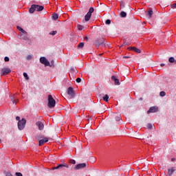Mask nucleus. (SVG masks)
I'll use <instances>...</instances> for the list:
<instances>
[{
  "mask_svg": "<svg viewBox=\"0 0 176 176\" xmlns=\"http://www.w3.org/2000/svg\"><path fill=\"white\" fill-rule=\"evenodd\" d=\"M15 175H16V176H23V174H21V173H16Z\"/></svg>",
  "mask_w": 176,
  "mask_h": 176,
  "instance_id": "obj_39",
  "label": "nucleus"
},
{
  "mask_svg": "<svg viewBox=\"0 0 176 176\" xmlns=\"http://www.w3.org/2000/svg\"><path fill=\"white\" fill-rule=\"evenodd\" d=\"M69 163L71 164H75L76 163V162L75 161V160H70Z\"/></svg>",
  "mask_w": 176,
  "mask_h": 176,
  "instance_id": "obj_32",
  "label": "nucleus"
},
{
  "mask_svg": "<svg viewBox=\"0 0 176 176\" xmlns=\"http://www.w3.org/2000/svg\"><path fill=\"white\" fill-rule=\"evenodd\" d=\"M16 120H18L19 122H20V117L16 116Z\"/></svg>",
  "mask_w": 176,
  "mask_h": 176,
  "instance_id": "obj_43",
  "label": "nucleus"
},
{
  "mask_svg": "<svg viewBox=\"0 0 176 176\" xmlns=\"http://www.w3.org/2000/svg\"><path fill=\"white\" fill-rule=\"evenodd\" d=\"M45 9V7L43 6L36 5V12H42Z\"/></svg>",
  "mask_w": 176,
  "mask_h": 176,
  "instance_id": "obj_17",
  "label": "nucleus"
},
{
  "mask_svg": "<svg viewBox=\"0 0 176 176\" xmlns=\"http://www.w3.org/2000/svg\"><path fill=\"white\" fill-rule=\"evenodd\" d=\"M32 58V55H28L26 58L27 60H31Z\"/></svg>",
  "mask_w": 176,
  "mask_h": 176,
  "instance_id": "obj_37",
  "label": "nucleus"
},
{
  "mask_svg": "<svg viewBox=\"0 0 176 176\" xmlns=\"http://www.w3.org/2000/svg\"><path fill=\"white\" fill-rule=\"evenodd\" d=\"M64 167L68 168L69 166L67 164H60L58 166L54 167L53 170H58V168H64Z\"/></svg>",
  "mask_w": 176,
  "mask_h": 176,
  "instance_id": "obj_11",
  "label": "nucleus"
},
{
  "mask_svg": "<svg viewBox=\"0 0 176 176\" xmlns=\"http://www.w3.org/2000/svg\"><path fill=\"white\" fill-rule=\"evenodd\" d=\"M6 176H12V173H7L6 174Z\"/></svg>",
  "mask_w": 176,
  "mask_h": 176,
  "instance_id": "obj_41",
  "label": "nucleus"
},
{
  "mask_svg": "<svg viewBox=\"0 0 176 176\" xmlns=\"http://www.w3.org/2000/svg\"><path fill=\"white\" fill-rule=\"evenodd\" d=\"M22 39H23V41H28V37L27 36H23V37H22Z\"/></svg>",
  "mask_w": 176,
  "mask_h": 176,
  "instance_id": "obj_36",
  "label": "nucleus"
},
{
  "mask_svg": "<svg viewBox=\"0 0 176 176\" xmlns=\"http://www.w3.org/2000/svg\"><path fill=\"white\" fill-rule=\"evenodd\" d=\"M160 66H161V67H164V63H161V64H160Z\"/></svg>",
  "mask_w": 176,
  "mask_h": 176,
  "instance_id": "obj_49",
  "label": "nucleus"
},
{
  "mask_svg": "<svg viewBox=\"0 0 176 176\" xmlns=\"http://www.w3.org/2000/svg\"><path fill=\"white\" fill-rule=\"evenodd\" d=\"M48 141H49V138H47L40 140H39V146H42V145H43V144L48 142Z\"/></svg>",
  "mask_w": 176,
  "mask_h": 176,
  "instance_id": "obj_13",
  "label": "nucleus"
},
{
  "mask_svg": "<svg viewBox=\"0 0 176 176\" xmlns=\"http://www.w3.org/2000/svg\"><path fill=\"white\" fill-rule=\"evenodd\" d=\"M23 76L25 78L26 80H28L30 79V77H28V74L27 73L24 72L23 73Z\"/></svg>",
  "mask_w": 176,
  "mask_h": 176,
  "instance_id": "obj_30",
  "label": "nucleus"
},
{
  "mask_svg": "<svg viewBox=\"0 0 176 176\" xmlns=\"http://www.w3.org/2000/svg\"><path fill=\"white\" fill-rule=\"evenodd\" d=\"M175 65H176V60H175Z\"/></svg>",
  "mask_w": 176,
  "mask_h": 176,
  "instance_id": "obj_54",
  "label": "nucleus"
},
{
  "mask_svg": "<svg viewBox=\"0 0 176 176\" xmlns=\"http://www.w3.org/2000/svg\"><path fill=\"white\" fill-rule=\"evenodd\" d=\"M125 45H127V43L124 42L122 46H125Z\"/></svg>",
  "mask_w": 176,
  "mask_h": 176,
  "instance_id": "obj_46",
  "label": "nucleus"
},
{
  "mask_svg": "<svg viewBox=\"0 0 176 176\" xmlns=\"http://www.w3.org/2000/svg\"><path fill=\"white\" fill-rule=\"evenodd\" d=\"M148 19H151L152 16H153V11L151 9L148 10L147 14H146Z\"/></svg>",
  "mask_w": 176,
  "mask_h": 176,
  "instance_id": "obj_16",
  "label": "nucleus"
},
{
  "mask_svg": "<svg viewBox=\"0 0 176 176\" xmlns=\"http://www.w3.org/2000/svg\"><path fill=\"white\" fill-rule=\"evenodd\" d=\"M171 160H172L173 162H175V158H172Z\"/></svg>",
  "mask_w": 176,
  "mask_h": 176,
  "instance_id": "obj_50",
  "label": "nucleus"
},
{
  "mask_svg": "<svg viewBox=\"0 0 176 176\" xmlns=\"http://www.w3.org/2000/svg\"><path fill=\"white\" fill-rule=\"evenodd\" d=\"M56 34H57L56 30H53V31L50 32V35H52V36H54V35H56Z\"/></svg>",
  "mask_w": 176,
  "mask_h": 176,
  "instance_id": "obj_26",
  "label": "nucleus"
},
{
  "mask_svg": "<svg viewBox=\"0 0 176 176\" xmlns=\"http://www.w3.org/2000/svg\"><path fill=\"white\" fill-rule=\"evenodd\" d=\"M11 101L13 102V104H16V100H14V97L12 96L11 97Z\"/></svg>",
  "mask_w": 176,
  "mask_h": 176,
  "instance_id": "obj_35",
  "label": "nucleus"
},
{
  "mask_svg": "<svg viewBox=\"0 0 176 176\" xmlns=\"http://www.w3.org/2000/svg\"><path fill=\"white\" fill-rule=\"evenodd\" d=\"M77 28L79 31H82V30H83V28H85V27H83V25H77Z\"/></svg>",
  "mask_w": 176,
  "mask_h": 176,
  "instance_id": "obj_28",
  "label": "nucleus"
},
{
  "mask_svg": "<svg viewBox=\"0 0 176 176\" xmlns=\"http://www.w3.org/2000/svg\"><path fill=\"white\" fill-rule=\"evenodd\" d=\"M85 41H87V42H88V41H89V37L85 36Z\"/></svg>",
  "mask_w": 176,
  "mask_h": 176,
  "instance_id": "obj_45",
  "label": "nucleus"
},
{
  "mask_svg": "<svg viewBox=\"0 0 176 176\" xmlns=\"http://www.w3.org/2000/svg\"><path fill=\"white\" fill-rule=\"evenodd\" d=\"M107 130H108V128L105 127L104 129H103V131L104 132L105 131H107Z\"/></svg>",
  "mask_w": 176,
  "mask_h": 176,
  "instance_id": "obj_47",
  "label": "nucleus"
},
{
  "mask_svg": "<svg viewBox=\"0 0 176 176\" xmlns=\"http://www.w3.org/2000/svg\"><path fill=\"white\" fill-rule=\"evenodd\" d=\"M23 34H27V32H25V30H24V29H23L22 31H21Z\"/></svg>",
  "mask_w": 176,
  "mask_h": 176,
  "instance_id": "obj_44",
  "label": "nucleus"
},
{
  "mask_svg": "<svg viewBox=\"0 0 176 176\" xmlns=\"http://www.w3.org/2000/svg\"><path fill=\"white\" fill-rule=\"evenodd\" d=\"M76 81L77 82V83H80V82H82V79L80 78H77Z\"/></svg>",
  "mask_w": 176,
  "mask_h": 176,
  "instance_id": "obj_34",
  "label": "nucleus"
},
{
  "mask_svg": "<svg viewBox=\"0 0 176 176\" xmlns=\"http://www.w3.org/2000/svg\"><path fill=\"white\" fill-rule=\"evenodd\" d=\"M27 123V120L25 118H22L21 120L18 122V129L19 130H24L25 128V124Z\"/></svg>",
  "mask_w": 176,
  "mask_h": 176,
  "instance_id": "obj_4",
  "label": "nucleus"
},
{
  "mask_svg": "<svg viewBox=\"0 0 176 176\" xmlns=\"http://www.w3.org/2000/svg\"><path fill=\"white\" fill-rule=\"evenodd\" d=\"M40 63L45 65V67H51L52 68H54V65L53 63L50 65V62H49V60H47V59L45 56L40 58Z\"/></svg>",
  "mask_w": 176,
  "mask_h": 176,
  "instance_id": "obj_2",
  "label": "nucleus"
},
{
  "mask_svg": "<svg viewBox=\"0 0 176 176\" xmlns=\"http://www.w3.org/2000/svg\"><path fill=\"white\" fill-rule=\"evenodd\" d=\"M116 120L117 122H120V120H122V117L120 116V115L118 114L116 116Z\"/></svg>",
  "mask_w": 176,
  "mask_h": 176,
  "instance_id": "obj_21",
  "label": "nucleus"
},
{
  "mask_svg": "<svg viewBox=\"0 0 176 176\" xmlns=\"http://www.w3.org/2000/svg\"><path fill=\"white\" fill-rule=\"evenodd\" d=\"M41 138H43L42 137V135H38L36 136V140H37V141H40L41 140Z\"/></svg>",
  "mask_w": 176,
  "mask_h": 176,
  "instance_id": "obj_29",
  "label": "nucleus"
},
{
  "mask_svg": "<svg viewBox=\"0 0 176 176\" xmlns=\"http://www.w3.org/2000/svg\"><path fill=\"white\" fill-rule=\"evenodd\" d=\"M105 24H107V25L111 24V19H107V20H106V21H105Z\"/></svg>",
  "mask_w": 176,
  "mask_h": 176,
  "instance_id": "obj_33",
  "label": "nucleus"
},
{
  "mask_svg": "<svg viewBox=\"0 0 176 176\" xmlns=\"http://www.w3.org/2000/svg\"><path fill=\"white\" fill-rule=\"evenodd\" d=\"M105 38L104 37H99L96 38L94 41V45L97 47H100V46H102L103 47H105Z\"/></svg>",
  "mask_w": 176,
  "mask_h": 176,
  "instance_id": "obj_1",
  "label": "nucleus"
},
{
  "mask_svg": "<svg viewBox=\"0 0 176 176\" xmlns=\"http://www.w3.org/2000/svg\"><path fill=\"white\" fill-rule=\"evenodd\" d=\"M103 100L106 101V102H108V101H109V96H108V94H105L103 97Z\"/></svg>",
  "mask_w": 176,
  "mask_h": 176,
  "instance_id": "obj_19",
  "label": "nucleus"
},
{
  "mask_svg": "<svg viewBox=\"0 0 176 176\" xmlns=\"http://www.w3.org/2000/svg\"><path fill=\"white\" fill-rule=\"evenodd\" d=\"M123 58H130V56H123Z\"/></svg>",
  "mask_w": 176,
  "mask_h": 176,
  "instance_id": "obj_48",
  "label": "nucleus"
},
{
  "mask_svg": "<svg viewBox=\"0 0 176 176\" xmlns=\"http://www.w3.org/2000/svg\"><path fill=\"white\" fill-rule=\"evenodd\" d=\"M53 19L54 20H58V14H53Z\"/></svg>",
  "mask_w": 176,
  "mask_h": 176,
  "instance_id": "obj_25",
  "label": "nucleus"
},
{
  "mask_svg": "<svg viewBox=\"0 0 176 176\" xmlns=\"http://www.w3.org/2000/svg\"><path fill=\"white\" fill-rule=\"evenodd\" d=\"M129 50H133V52H135L136 53H141V50L135 47H128Z\"/></svg>",
  "mask_w": 176,
  "mask_h": 176,
  "instance_id": "obj_14",
  "label": "nucleus"
},
{
  "mask_svg": "<svg viewBox=\"0 0 176 176\" xmlns=\"http://www.w3.org/2000/svg\"><path fill=\"white\" fill-rule=\"evenodd\" d=\"M52 64H53V60L51 62Z\"/></svg>",
  "mask_w": 176,
  "mask_h": 176,
  "instance_id": "obj_52",
  "label": "nucleus"
},
{
  "mask_svg": "<svg viewBox=\"0 0 176 176\" xmlns=\"http://www.w3.org/2000/svg\"><path fill=\"white\" fill-rule=\"evenodd\" d=\"M111 80L114 82L115 85L117 86H119L120 85V82H119V79L116 78V76H111Z\"/></svg>",
  "mask_w": 176,
  "mask_h": 176,
  "instance_id": "obj_12",
  "label": "nucleus"
},
{
  "mask_svg": "<svg viewBox=\"0 0 176 176\" xmlns=\"http://www.w3.org/2000/svg\"><path fill=\"white\" fill-rule=\"evenodd\" d=\"M172 6L174 9H176V3H173Z\"/></svg>",
  "mask_w": 176,
  "mask_h": 176,
  "instance_id": "obj_42",
  "label": "nucleus"
},
{
  "mask_svg": "<svg viewBox=\"0 0 176 176\" xmlns=\"http://www.w3.org/2000/svg\"><path fill=\"white\" fill-rule=\"evenodd\" d=\"M71 74H78V70L76 67H73L71 69Z\"/></svg>",
  "mask_w": 176,
  "mask_h": 176,
  "instance_id": "obj_20",
  "label": "nucleus"
},
{
  "mask_svg": "<svg viewBox=\"0 0 176 176\" xmlns=\"http://www.w3.org/2000/svg\"><path fill=\"white\" fill-rule=\"evenodd\" d=\"M67 94L70 97V98H74V97H75V91L74 90V88L69 87L67 89Z\"/></svg>",
  "mask_w": 176,
  "mask_h": 176,
  "instance_id": "obj_6",
  "label": "nucleus"
},
{
  "mask_svg": "<svg viewBox=\"0 0 176 176\" xmlns=\"http://www.w3.org/2000/svg\"><path fill=\"white\" fill-rule=\"evenodd\" d=\"M153 127V125L151 123L147 124V129H148V130H152V128Z\"/></svg>",
  "mask_w": 176,
  "mask_h": 176,
  "instance_id": "obj_27",
  "label": "nucleus"
},
{
  "mask_svg": "<svg viewBox=\"0 0 176 176\" xmlns=\"http://www.w3.org/2000/svg\"><path fill=\"white\" fill-rule=\"evenodd\" d=\"M94 12V8L93 7H91L89 10V12L85 16V21H89V20H90V19L91 18V13H93Z\"/></svg>",
  "mask_w": 176,
  "mask_h": 176,
  "instance_id": "obj_5",
  "label": "nucleus"
},
{
  "mask_svg": "<svg viewBox=\"0 0 176 176\" xmlns=\"http://www.w3.org/2000/svg\"><path fill=\"white\" fill-rule=\"evenodd\" d=\"M175 60H176L175 58L173 56L170 57L168 59L169 63H175Z\"/></svg>",
  "mask_w": 176,
  "mask_h": 176,
  "instance_id": "obj_23",
  "label": "nucleus"
},
{
  "mask_svg": "<svg viewBox=\"0 0 176 176\" xmlns=\"http://www.w3.org/2000/svg\"><path fill=\"white\" fill-rule=\"evenodd\" d=\"M174 171H175V168L174 167H173L170 169H168V176H172Z\"/></svg>",
  "mask_w": 176,
  "mask_h": 176,
  "instance_id": "obj_18",
  "label": "nucleus"
},
{
  "mask_svg": "<svg viewBox=\"0 0 176 176\" xmlns=\"http://www.w3.org/2000/svg\"><path fill=\"white\" fill-rule=\"evenodd\" d=\"M4 60L6 61V63H8V61H9V57L6 56V57L4 58Z\"/></svg>",
  "mask_w": 176,
  "mask_h": 176,
  "instance_id": "obj_38",
  "label": "nucleus"
},
{
  "mask_svg": "<svg viewBox=\"0 0 176 176\" xmlns=\"http://www.w3.org/2000/svg\"><path fill=\"white\" fill-rule=\"evenodd\" d=\"M36 10V5L33 4L31 6L30 8L29 9L30 13H34Z\"/></svg>",
  "mask_w": 176,
  "mask_h": 176,
  "instance_id": "obj_15",
  "label": "nucleus"
},
{
  "mask_svg": "<svg viewBox=\"0 0 176 176\" xmlns=\"http://www.w3.org/2000/svg\"><path fill=\"white\" fill-rule=\"evenodd\" d=\"M36 126H37L38 130H40V131H42L45 129V125L43 124V122H40V121H38L36 123Z\"/></svg>",
  "mask_w": 176,
  "mask_h": 176,
  "instance_id": "obj_10",
  "label": "nucleus"
},
{
  "mask_svg": "<svg viewBox=\"0 0 176 176\" xmlns=\"http://www.w3.org/2000/svg\"><path fill=\"white\" fill-rule=\"evenodd\" d=\"M17 30H19V31H23V28L20 26H17Z\"/></svg>",
  "mask_w": 176,
  "mask_h": 176,
  "instance_id": "obj_40",
  "label": "nucleus"
},
{
  "mask_svg": "<svg viewBox=\"0 0 176 176\" xmlns=\"http://www.w3.org/2000/svg\"><path fill=\"white\" fill-rule=\"evenodd\" d=\"M160 20H162V18H160Z\"/></svg>",
  "mask_w": 176,
  "mask_h": 176,
  "instance_id": "obj_53",
  "label": "nucleus"
},
{
  "mask_svg": "<svg viewBox=\"0 0 176 176\" xmlns=\"http://www.w3.org/2000/svg\"><path fill=\"white\" fill-rule=\"evenodd\" d=\"M127 16V13H126L124 11H122L120 13V17H126Z\"/></svg>",
  "mask_w": 176,
  "mask_h": 176,
  "instance_id": "obj_22",
  "label": "nucleus"
},
{
  "mask_svg": "<svg viewBox=\"0 0 176 176\" xmlns=\"http://www.w3.org/2000/svg\"><path fill=\"white\" fill-rule=\"evenodd\" d=\"M160 97H164L166 96V92L164 91H162L160 93Z\"/></svg>",
  "mask_w": 176,
  "mask_h": 176,
  "instance_id": "obj_31",
  "label": "nucleus"
},
{
  "mask_svg": "<svg viewBox=\"0 0 176 176\" xmlns=\"http://www.w3.org/2000/svg\"><path fill=\"white\" fill-rule=\"evenodd\" d=\"M140 101H142V98H140Z\"/></svg>",
  "mask_w": 176,
  "mask_h": 176,
  "instance_id": "obj_51",
  "label": "nucleus"
},
{
  "mask_svg": "<svg viewBox=\"0 0 176 176\" xmlns=\"http://www.w3.org/2000/svg\"><path fill=\"white\" fill-rule=\"evenodd\" d=\"M10 72H12V70L8 67H4L1 69V73L3 76L8 75V74H10Z\"/></svg>",
  "mask_w": 176,
  "mask_h": 176,
  "instance_id": "obj_8",
  "label": "nucleus"
},
{
  "mask_svg": "<svg viewBox=\"0 0 176 176\" xmlns=\"http://www.w3.org/2000/svg\"><path fill=\"white\" fill-rule=\"evenodd\" d=\"M47 107L49 108H54L56 107V100L53 98V96L52 95H48Z\"/></svg>",
  "mask_w": 176,
  "mask_h": 176,
  "instance_id": "obj_3",
  "label": "nucleus"
},
{
  "mask_svg": "<svg viewBox=\"0 0 176 176\" xmlns=\"http://www.w3.org/2000/svg\"><path fill=\"white\" fill-rule=\"evenodd\" d=\"M158 109H159V107L156 106L151 107L149 108L148 111H147V113H154L155 112H157Z\"/></svg>",
  "mask_w": 176,
  "mask_h": 176,
  "instance_id": "obj_9",
  "label": "nucleus"
},
{
  "mask_svg": "<svg viewBox=\"0 0 176 176\" xmlns=\"http://www.w3.org/2000/svg\"><path fill=\"white\" fill-rule=\"evenodd\" d=\"M83 46H85V43H80L78 45V49H83Z\"/></svg>",
  "mask_w": 176,
  "mask_h": 176,
  "instance_id": "obj_24",
  "label": "nucleus"
},
{
  "mask_svg": "<svg viewBox=\"0 0 176 176\" xmlns=\"http://www.w3.org/2000/svg\"><path fill=\"white\" fill-rule=\"evenodd\" d=\"M87 166V163L78 164L74 166V170H82V168H86Z\"/></svg>",
  "mask_w": 176,
  "mask_h": 176,
  "instance_id": "obj_7",
  "label": "nucleus"
}]
</instances>
